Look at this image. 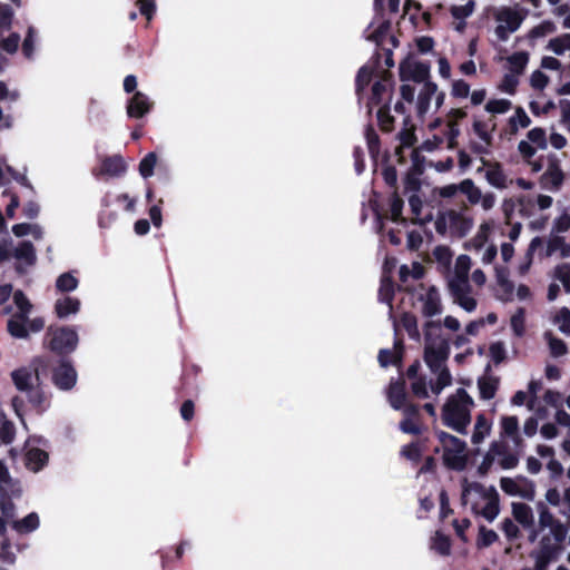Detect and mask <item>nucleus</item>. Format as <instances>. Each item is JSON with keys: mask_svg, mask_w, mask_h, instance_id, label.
I'll return each instance as SVG.
<instances>
[{"mask_svg": "<svg viewBox=\"0 0 570 570\" xmlns=\"http://www.w3.org/2000/svg\"><path fill=\"white\" fill-rule=\"evenodd\" d=\"M473 399L469 393L460 387L456 394L450 396L442 409V422L444 425L453 429L458 433L465 434L466 428L471 422L470 406Z\"/></svg>", "mask_w": 570, "mask_h": 570, "instance_id": "obj_1", "label": "nucleus"}, {"mask_svg": "<svg viewBox=\"0 0 570 570\" xmlns=\"http://www.w3.org/2000/svg\"><path fill=\"white\" fill-rule=\"evenodd\" d=\"M79 343L78 333L70 326L50 325L43 336V347L65 358L76 351Z\"/></svg>", "mask_w": 570, "mask_h": 570, "instance_id": "obj_2", "label": "nucleus"}, {"mask_svg": "<svg viewBox=\"0 0 570 570\" xmlns=\"http://www.w3.org/2000/svg\"><path fill=\"white\" fill-rule=\"evenodd\" d=\"M12 246L10 238H3L0 242V264L14 257L17 259L14 272L22 276L27 273V266H33L37 263L36 247L30 240H21L14 248Z\"/></svg>", "mask_w": 570, "mask_h": 570, "instance_id": "obj_3", "label": "nucleus"}, {"mask_svg": "<svg viewBox=\"0 0 570 570\" xmlns=\"http://www.w3.org/2000/svg\"><path fill=\"white\" fill-rule=\"evenodd\" d=\"M40 366L45 367L46 364L40 357H36L29 366H21L11 372L12 383L19 392H31L32 387L41 385Z\"/></svg>", "mask_w": 570, "mask_h": 570, "instance_id": "obj_4", "label": "nucleus"}, {"mask_svg": "<svg viewBox=\"0 0 570 570\" xmlns=\"http://www.w3.org/2000/svg\"><path fill=\"white\" fill-rule=\"evenodd\" d=\"M399 76L400 80L403 82L412 80L416 83H424L425 81H430V65L426 62L404 59L400 62Z\"/></svg>", "mask_w": 570, "mask_h": 570, "instance_id": "obj_5", "label": "nucleus"}, {"mask_svg": "<svg viewBox=\"0 0 570 570\" xmlns=\"http://www.w3.org/2000/svg\"><path fill=\"white\" fill-rule=\"evenodd\" d=\"M52 382L62 391L71 390L77 383V371L70 360L61 358L52 370Z\"/></svg>", "mask_w": 570, "mask_h": 570, "instance_id": "obj_6", "label": "nucleus"}, {"mask_svg": "<svg viewBox=\"0 0 570 570\" xmlns=\"http://www.w3.org/2000/svg\"><path fill=\"white\" fill-rule=\"evenodd\" d=\"M449 355L450 346L445 341H442L438 346L426 345L424 348V361L433 373H438L445 367L444 363Z\"/></svg>", "mask_w": 570, "mask_h": 570, "instance_id": "obj_7", "label": "nucleus"}, {"mask_svg": "<svg viewBox=\"0 0 570 570\" xmlns=\"http://www.w3.org/2000/svg\"><path fill=\"white\" fill-rule=\"evenodd\" d=\"M199 372L200 368L197 365H190L189 367L184 368L179 380V385L176 387V393L179 397L197 396L198 386L196 377Z\"/></svg>", "mask_w": 570, "mask_h": 570, "instance_id": "obj_8", "label": "nucleus"}, {"mask_svg": "<svg viewBox=\"0 0 570 570\" xmlns=\"http://www.w3.org/2000/svg\"><path fill=\"white\" fill-rule=\"evenodd\" d=\"M154 102L141 91H135L127 102V115L129 118L140 119L151 111Z\"/></svg>", "mask_w": 570, "mask_h": 570, "instance_id": "obj_9", "label": "nucleus"}, {"mask_svg": "<svg viewBox=\"0 0 570 570\" xmlns=\"http://www.w3.org/2000/svg\"><path fill=\"white\" fill-rule=\"evenodd\" d=\"M481 161L488 167L485 173L488 183L498 189L507 188V175L503 171L502 164L499 161H489L483 157L481 158Z\"/></svg>", "mask_w": 570, "mask_h": 570, "instance_id": "obj_10", "label": "nucleus"}, {"mask_svg": "<svg viewBox=\"0 0 570 570\" xmlns=\"http://www.w3.org/2000/svg\"><path fill=\"white\" fill-rule=\"evenodd\" d=\"M563 180L564 174L559 164L554 161L549 165L546 173L541 176L540 183L543 188L557 191L561 188Z\"/></svg>", "mask_w": 570, "mask_h": 570, "instance_id": "obj_11", "label": "nucleus"}, {"mask_svg": "<svg viewBox=\"0 0 570 570\" xmlns=\"http://www.w3.org/2000/svg\"><path fill=\"white\" fill-rule=\"evenodd\" d=\"M448 215L451 233L459 238L466 236L473 226V219L455 210H450Z\"/></svg>", "mask_w": 570, "mask_h": 570, "instance_id": "obj_12", "label": "nucleus"}, {"mask_svg": "<svg viewBox=\"0 0 570 570\" xmlns=\"http://www.w3.org/2000/svg\"><path fill=\"white\" fill-rule=\"evenodd\" d=\"M127 170V164L122 156H107L101 160L100 173L104 175L119 177Z\"/></svg>", "mask_w": 570, "mask_h": 570, "instance_id": "obj_13", "label": "nucleus"}, {"mask_svg": "<svg viewBox=\"0 0 570 570\" xmlns=\"http://www.w3.org/2000/svg\"><path fill=\"white\" fill-rule=\"evenodd\" d=\"M420 301L424 302L422 313L425 317H433L442 312L440 295L434 286L425 295H421Z\"/></svg>", "mask_w": 570, "mask_h": 570, "instance_id": "obj_14", "label": "nucleus"}, {"mask_svg": "<svg viewBox=\"0 0 570 570\" xmlns=\"http://www.w3.org/2000/svg\"><path fill=\"white\" fill-rule=\"evenodd\" d=\"M387 399L394 410H401L406 403L405 381L399 379L391 382L387 391Z\"/></svg>", "mask_w": 570, "mask_h": 570, "instance_id": "obj_15", "label": "nucleus"}, {"mask_svg": "<svg viewBox=\"0 0 570 570\" xmlns=\"http://www.w3.org/2000/svg\"><path fill=\"white\" fill-rule=\"evenodd\" d=\"M528 11L523 10V13L511 8H503L498 14L497 20L505 23V28L510 30V32H515L522 21L524 20Z\"/></svg>", "mask_w": 570, "mask_h": 570, "instance_id": "obj_16", "label": "nucleus"}, {"mask_svg": "<svg viewBox=\"0 0 570 570\" xmlns=\"http://www.w3.org/2000/svg\"><path fill=\"white\" fill-rule=\"evenodd\" d=\"M26 466L32 472L41 471L49 461V454L42 449L31 448L26 452Z\"/></svg>", "mask_w": 570, "mask_h": 570, "instance_id": "obj_17", "label": "nucleus"}, {"mask_svg": "<svg viewBox=\"0 0 570 570\" xmlns=\"http://www.w3.org/2000/svg\"><path fill=\"white\" fill-rule=\"evenodd\" d=\"M403 358V343L401 341H396L394 344V350L382 348L379 352L377 361L382 367H387L389 365H401Z\"/></svg>", "mask_w": 570, "mask_h": 570, "instance_id": "obj_18", "label": "nucleus"}, {"mask_svg": "<svg viewBox=\"0 0 570 570\" xmlns=\"http://www.w3.org/2000/svg\"><path fill=\"white\" fill-rule=\"evenodd\" d=\"M27 323L28 316L19 317L18 314H13L11 318L8 320L7 331L14 338L26 340L29 337Z\"/></svg>", "mask_w": 570, "mask_h": 570, "instance_id": "obj_19", "label": "nucleus"}, {"mask_svg": "<svg viewBox=\"0 0 570 570\" xmlns=\"http://www.w3.org/2000/svg\"><path fill=\"white\" fill-rule=\"evenodd\" d=\"M80 309V301L76 297L66 296L57 299L55 303V312L59 318H66L71 314H77Z\"/></svg>", "mask_w": 570, "mask_h": 570, "instance_id": "obj_20", "label": "nucleus"}, {"mask_svg": "<svg viewBox=\"0 0 570 570\" xmlns=\"http://www.w3.org/2000/svg\"><path fill=\"white\" fill-rule=\"evenodd\" d=\"M512 515L523 528H530L534 523L533 512L530 505L522 502H513Z\"/></svg>", "mask_w": 570, "mask_h": 570, "instance_id": "obj_21", "label": "nucleus"}, {"mask_svg": "<svg viewBox=\"0 0 570 570\" xmlns=\"http://www.w3.org/2000/svg\"><path fill=\"white\" fill-rule=\"evenodd\" d=\"M438 90L436 83L432 81H425L417 96L416 108L420 115L425 114L429 110L432 97Z\"/></svg>", "mask_w": 570, "mask_h": 570, "instance_id": "obj_22", "label": "nucleus"}, {"mask_svg": "<svg viewBox=\"0 0 570 570\" xmlns=\"http://www.w3.org/2000/svg\"><path fill=\"white\" fill-rule=\"evenodd\" d=\"M562 549V546L558 543H551L550 537L544 535L540 541V550L537 553H532L531 556H535L552 562L557 560Z\"/></svg>", "mask_w": 570, "mask_h": 570, "instance_id": "obj_23", "label": "nucleus"}, {"mask_svg": "<svg viewBox=\"0 0 570 570\" xmlns=\"http://www.w3.org/2000/svg\"><path fill=\"white\" fill-rule=\"evenodd\" d=\"M500 379L497 376H483L478 380L480 397L482 400H491L495 396L499 389Z\"/></svg>", "mask_w": 570, "mask_h": 570, "instance_id": "obj_24", "label": "nucleus"}, {"mask_svg": "<svg viewBox=\"0 0 570 570\" xmlns=\"http://www.w3.org/2000/svg\"><path fill=\"white\" fill-rule=\"evenodd\" d=\"M436 435L440 443L443 445V451L464 452L466 449V443L463 440L445 431H439Z\"/></svg>", "mask_w": 570, "mask_h": 570, "instance_id": "obj_25", "label": "nucleus"}, {"mask_svg": "<svg viewBox=\"0 0 570 570\" xmlns=\"http://www.w3.org/2000/svg\"><path fill=\"white\" fill-rule=\"evenodd\" d=\"M443 463L448 469L462 471L466 466V455L464 452L443 451Z\"/></svg>", "mask_w": 570, "mask_h": 570, "instance_id": "obj_26", "label": "nucleus"}, {"mask_svg": "<svg viewBox=\"0 0 570 570\" xmlns=\"http://www.w3.org/2000/svg\"><path fill=\"white\" fill-rule=\"evenodd\" d=\"M40 520L36 512L27 514L23 519L12 522V528L19 533H30L39 528Z\"/></svg>", "mask_w": 570, "mask_h": 570, "instance_id": "obj_27", "label": "nucleus"}, {"mask_svg": "<svg viewBox=\"0 0 570 570\" xmlns=\"http://www.w3.org/2000/svg\"><path fill=\"white\" fill-rule=\"evenodd\" d=\"M491 452L498 455H503V458L499 461V464L504 470L514 469L519 463V458L517 454L508 453L505 448L497 442L491 444Z\"/></svg>", "mask_w": 570, "mask_h": 570, "instance_id": "obj_28", "label": "nucleus"}, {"mask_svg": "<svg viewBox=\"0 0 570 570\" xmlns=\"http://www.w3.org/2000/svg\"><path fill=\"white\" fill-rule=\"evenodd\" d=\"M499 512H500L499 494H498L497 490L493 487H491L490 494H489V501L482 509L481 514L489 522H492L498 517Z\"/></svg>", "mask_w": 570, "mask_h": 570, "instance_id": "obj_29", "label": "nucleus"}, {"mask_svg": "<svg viewBox=\"0 0 570 570\" xmlns=\"http://www.w3.org/2000/svg\"><path fill=\"white\" fill-rule=\"evenodd\" d=\"M375 66L370 67L367 65L362 66L355 78V91L357 95L364 91V89L370 85L372 78L375 72Z\"/></svg>", "mask_w": 570, "mask_h": 570, "instance_id": "obj_30", "label": "nucleus"}, {"mask_svg": "<svg viewBox=\"0 0 570 570\" xmlns=\"http://www.w3.org/2000/svg\"><path fill=\"white\" fill-rule=\"evenodd\" d=\"M491 431V423L484 414H479L475 420L474 431L471 438L473 444L481 443Z\"/></svg>", "mask_w": 570, "mask_h": 570, "instance_id": "obj_31", "label": "nucleus"}, {"mask_svg": "<svg viewBox=\"0 0 570 570\" xmlns=\"http://www.w3.org/2000/svg\"><path fill=\"white\" fill-rule=\"evenodd\" d=\"M365 139L367 144V149L372 158L376 159L380 155L381 140L376 130L372 125H367L365 128Z\"/></svg>", "mask_w": 570, "mask_h": 570, "instance_id": "obj_32", "label": "nucleus"}, {"mask_svg": "<svg viewBox=\"0 0 570 570\" xmlns=\"http://www.w3.org/2000/svg\"><path fill=\"white\" fill-rule=\"evenodd\" d=\"M529 61V53L525 51H519L512 53L508 58V62L510 63V70L512 73L519 76L522 75Z\"/></svg>", "mask_w": 570, "mask_h": 570, "instance_id": "obj_33", "label": "nucleus"}, {"mask_svg": "<svg viewBox=\"0 0 570 570\" xmlns=\"http://www.w3.org/2000/svg\"><path fill=\"white\" fill-rule=\"evenodd\" d=\"M510 326L517 337H522L525 333V308L518 307L511 316Z\"/></svg>", "mask_w": 570, "mask_h": 570, "instance_id": "obj_34", "label": "nucleus"}, {"mask_svg": "<svg viewBox=\"0 0 570 570\" xmlns=\"http://www.w3.org/2000/svg\"><path fill=\"white\" fill-rule=\"evenodd\" d=\"M431 548L441 556H449L451 553V539L441 531H436L432 539Z\"/></svg>", "mask_w": 570, "mask_h": 570, "instance_id": "obj_35", "label": "nucleus"}, {"mask_svg": "<svg viewBox=\"0 0 570 570\" xmlns=\"http://www.w3.org/2000/svg\"><path fill=\"white\" fill-rule=\"evenodd\" d=\"M0 510L4 519H12L14 517L16 505L2 484H0Z\"/></svg>", "mask_w": 570, "mask_h": 570, "instance_id": "obj_36", "label": "nucleus"}, {"mask_svg": "<svg viewBox=\"0 0 570 570\" xmlns=\"http://www.w3.org/2000/svg\"><path fill=\"white\" fill-rule=\"evenodd\" d=\"M460 191L466 195L468 200L475 205L481 199V190L474 185L473 180L470 178L463 179L460 183Z\"/></svg>", "mask_w": 570, "mask_h": 570, "instance_id": "obj_37", "label": "nucleus"}, {"mask_svg": "<svg viewBox=\"0 0 570 570\" xmlns=\"http://www.w3.org/2000/svg\"><path fill=\"white\" fill-rule=\"evenodd\" d=\"M531 119L522 107H517L515 116L509 119L510 134L514 135L518 132V125L522 128L529 127Z\"/></svg>", "mask_w": 570, "mask_h": 570, "instance_id": "obj_38", "label": "nucleus"}, {"mask_svg": "<svg viewBox=\"0 0 570 570\" xmlns=\"http://www.w3.org/2000/svg\"><path fill=\"white\" fill-rule=\"evenodd\" d=\"M379 126L382 131L390 132L394 127V117L390 114V106L385 104L380 107L376 114Z\"/></svg>", "mask_w": 570, "mask_h": 570, "instance_id": "obj_39", "label": "nucleus"}, {"mask_svg": "<svg viewBox=\"0 0 570 570\" xmlns=\"http://www.w3.org/2000/svg\"><path fill=\"white\" fill-rule=\"evenodd\" d=\"M157 164V155L154 151L148 153L139 163L138 170L142 178H149L154 175Z\"/></svg>", "mask_w": 570, "mask_h": 570, "instance_id": "obj_40", "label": "nucleus"}, {"mask_svg": "<svg viewBox=\"0 0 570 570\" xmlns=\"http://www.w3.org/2000/svg\"><path fill=\"white\" fill-rule=\"evenodd\" d=\"M79 281L71 273L61 274L56 281V287L61 293L75 291L78 287Z\"/></svg>", "mask_w": 570, "mask_h": 570, "instance_id": "obj_41", "label": "nucleus"}, {"mask_svg": "<svg viewBox=\"0 0 570 570\" xmlns=\"http://www.w3.org/2000/svg\"><path fill=\"white\" fill-rule=\"evenodd\" d=\"M13 302L18 308V316H28L32 309V304L21 289L13 292Z\"/></svg>", "mask_w": 570, "mask_h": 570, "instance_id": "obj_42", "label": "nucleus"}, {"mask_svg": "<svg viewBox=\"0 0 570 570\" xmlns=\"http://www.w3.org/2000/svg\"><path fill=\"white\" fill-rule=\"evenodd\" d=\"M499 539L497 532L494 530L488 529L484 525L479 528V535L476 540V546L479 549L488 548L492 546Z\"/></svg>", "mask_w": 570, "mask_h": 570, "instance_id": "obj_43", "label": "nucleus"}, {"mask_svg": "<svg viewBox=\"0 0 570 570\" xmlns=\"http://www.w3.org/2000/svg\"><path fill=\"white\" fill-rule=\"evenodd\" d=\"M401 323L411 338L419 337L417 320L413 313L404 312L401 316Z\"/></svg>", "mask_w": 570, "mask_h": 570, "instance_id": "obj_44", "label": "nucleus"}, {"mask_svg": "<svg viewBox=\"0 0 570 570\" xmlns=\"http://www.w3.org/2000/svg\"><path fill=\"white\" fill-rule=\"evenodd\" d=\"M404 202L399 196L397 190H394L390 199L391 220L394 223L403 222L402 210Z\"/></svg>", "mask_w": 570, "mask_h": 570, "instance_id": "obj_45", "label": "nucleus"}, {"mask_svg": "<svg viewBox=\"0 0 570 570\" xmlns=\"http://www.w3.org/2000/svg\"><path fill=\"white\" fill-rule=\"evenodd\" d=\"M501 429L502 434L507 436H517V441H521L520 436L518 435L519 430V420L517 416H502L501 419Z\"/></svg>", "mask_w": 570, "mask_h": 570, "instance_id": "obj_46", "label": "nucleus"}, {"mask_svg": "<svg viewBox=\"0 0 570 570\" xmlns=\"http://www.w3.org/2000/svg\"><path fill=\"white\" fill-rule=\"evenodd\" d=\"M548 48L558 56L563 55L566 50H570V33L552 38L549 41Z\"/></svg>", "mask_w": 570, "mask_h": 570, "instance_id": "obj_47", "label": "nucleus"}, {"mask_svg": "<svg viewBox=\"0 0 570 570\" xmlns=\"http://www.w3.org/2000/svg\"><path fill=\"white\" fill-rule=\"evenodd\" d=\"M471 268V258L468 255H460L455 262V278L468 281Z\"/></svg>", "mask_w": 570, "mask_h": 570, "instance_id": "obj_48", "label": "nucleus"}, {"mask_svg": "<svg viewBox=\"0 0 570 570\" xmlns=\"http://www.w3.org/2000/svg\"><path fill=\"white\" fill-rule=\"evenodd\" d=\"M379 296L381 302L392 306V302L394 299V284L391 278L386 277L381 281Z\"/></svg>", "mask_w": 570, "mask_h": 570, "instance_id": "obj_49", "label": "nucleus"}, {"mask_svg": "<svg viewBox=\"0 0 570 570\" xmlns=\"http://www.w3.org/2000/svg\"><path fill=\"white\" fill-rule=\"evenodd\" d=\"M401 454L409 461L417 464L422 460V449L419 442H411L404 445L401 450Z\"/></svg>", "mask_w": 570, "mask_h": 570, "instance_id": "obj_50", "label": "nucleus"}, {"mask_svg": "<svg viewBox=\"0 0 570 570\" xmlns=\"http://www.w3.org/2000/svg\"><path fill=\"white\" fill-rule=\"evenodd\" d=\"M546 337L549 340V347L552 356L559 357L568 352L567 344L557 337H553L550 332L546 333Z\"/></svg>", "mask_w": 570, "mask_h": 570, "instance_id": "obj_51", "label": "nucleus"}, {"mask_svg": "<svg viewBox=\"0 0 570 570\" xmlns=\"http://www.w3.org/2000/svg\"><path fill=\"white\" fill-rule=\"evenodd\" d=\"M512 104L507 99H491L485 105V110L491 114H504L511 108Z\"/></svg>", "mask_w": 570, "mask_h": 570, "instance_id": "obj_52", "label": "nucleus"}, {"mask_svg": "<svg viewBox=\"0 0 570 570\" xmlns=\"http://www.w3.org/2000/svg\"><path fill=\"white\" fill-rule=\"evenodd\" d=\"M556 31V24L550 20H544L540 24L533 27L530 32V38H540L546 35L552 33Z\"/></svg>", "mask_w": 570, "mask_h": 570, "instance_id": "obj_53", "label": "nucleus"}, {"mask_svg": "<svg viewBox=\"0 0 570 570\" xmlns=\"http://www.w3.org/2000/svg\"><path fill=\"white\" fill-rule=\"evenodd\" d=\"M530 142L535 144L539 148H547L546 130L541 127L532 128L527 135Z\"/></svg>", "mask_w": 570, "mask_h": 570, "instance_id": "obj_54", "label": "nucleus"}, {"mask_svg": "<svg viewBox=\"0 0 570 570\" xmlns=\"http://www.w3.org/2000/svg\"><path fill=\"white\" fill-rule=\"evenodd\" d=\"M16 428L11 421L4 420L0 426V440L4 444H10L14 440Z\"/></svg>", "mask_w": 570, "mask_h": 570, "instance_id": "obj_55", "label": "nucleus"}, {"mask_svg": "<svg viewBox=\"0 0 570 570\" xmlns=\"http://www.w3.org/2000/svg\"><path fill=\"white\" fill-rule=\"evenodd\" d=\"M28 393V400L36 409L43 410L46 403V396L40 385L32 387L31 392Z\"/></svg>", "mask_w": 570, "mask_h": 570, "instance_id": "obj_56", "label": "nucleus"}, {"mask_svg": "<svg viewBox=\"0 0 570 570\" xmlns=\"http://www.w3.org/2000/svg\"><path fill=\"white\" fill-rule=\"evenodd\" d=\"M13 9L9 4H0V28L2 30H9L12 26Z\"/></svg>", "mask_w": 570, "mask_h": 570, "instance_id": "obj_57", "label": "nucleus"}, {"mask_svg": "<svg viewBox=\"0 0 570 570\" xmlns=\"http://www.w3.org/2000/svg\"><path fill=\"white\" fill-rule=\"evenodd\" d=\"M519 85L518 76L514 73H505L500 85V89L509 95H514L517 92V87Z\"/></svg>", "mask_w": 570, "mask_h": 570, "instance_id": "obj_58", "label": "nucleus"}, {"mask_svg": "<svg viewBox=\"0 0 570 570\" xmlns=\"http://www.w3.org/2000/svg\"><path fill=\"white\" fill-rule=\"evenodd\" d=\"M501 530L508 540L512 541L518 539L521 535L520 529L518 525L509 518H505L501 523Z\"/></svg>", "mask_w": 570, "mask_h": 570, "instance_id": "obj_59", "label": "nucleus"}, {"mask_svg": "<svg viewBox=\"0 0 570 570\" xmlns=\"http://www.w3.org/2000/svg\"><path fill=\"white\" fill-rule=\"evenodd\" d=\"M450 289L454 296V301H456L459 297L469 294L470 292V285L468 281H460L458 278L453 279L449 284Z\"/></svg>", "mask_w": 570, "mask_h": 570, "instance_id": "obj_60", "label": "nucleus"}, {"mask_svg": "<svg viewBox=\"0 0 570 570\" xmlns=\"http://www.w3.org/2000/svg\"><path fill=\"white\" fill-rule=\"evenodd\" d=\"M490 356L495 364L502 363L507 357L503 342H494L489 347Z\"/></svg>", "mask_w": 570, "mask_h": 570, "instance_id": "obj_61", "label": "nucleus"}, {"mask_svg": "<svg viewBox=\"0 0 570 570\" xmlns=\"http://www.w3.org/2000/svg\"><path fill=\"white\" fill-rule=\"evenodd\" d=\"M20 42V36L16 32L9 35L7 38L2 39L0 42V47L3 51L12 55L18 50Z\"/></svg>", "mask_w": 570, "mask_h": 570, "instance_id": "obj_62", "label": "nucleus"}, {"mask_svg": "<svg viewBox=\"0 0 570 570\" xmlns=\"http://www.w3.org/2000/svg\"><path fill=\"white\" fill-rule=\"evenodd\" d=\"M556 323H560L559 330L564 334H570V311L562 307L554 318Z\"/></svg>", "mask_w": 570, "mask_h": 570, "instance_id": "obj_63", "label": "nucleus"}, {"mask_svg": "<svg viewBox=\"0 0 570 570\" xmlns=\"http://www.w3.org/2000/svg\"><path fill=\"white\" fill-rule=\"evenodd\" d=\"M556 277L562 283L564 291L570 293V271L569 265L562 264L556 268Z\"/></svg>", "mask_w": 570, "mask_h": 570, "instance_id": "obj_64", "label": "nucleus"}]
</instances>
